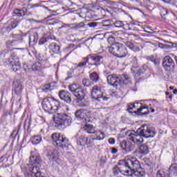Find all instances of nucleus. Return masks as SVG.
Wrapping results in <instances>:
<instances>
[{
    "instance_id": "1",
    "label": "nucleus",
    "mask_w": 177,
    "mask_h": 177,
    "mask_svg": "<svg viewBox=\"0 0 177 177\" xmlns=\"http://www.w3.org/2000/svg\"><path fill=\"white\" fill-rule=\"evenodd\" d=\"M155 135L156 130L149 127V126L146 124L142 125L135 133H132L131 131L126 132V136H129L130 140L136 145L143 143V138H154Z\"/></svg>"
},
{
    "instance_id": "2",
    "label": "nucleus",
    "mask_w": 177,
    "mask_h": 177,
    "mask_svg": "<svg viewBox=\"0 0 177 177\" xmlns=\"http://www.w3.org/2000/svg\"><path fill=\"white\" fill-rule=\"evenodd\" d=\"M41 105L46 113L55 114L57 113L59 107H60V102L52 97H47L43 100Z\"/></svg>"
},
{
    "instance_id": "3",
    "label": "nucleus",
    "mask_w": 177,
    "mask_h": 177,
    "mask_svg": "<svg viewBox=\"0 0 177 177\" xmlns=\"http://www.w3.org/2000/svg\"><path fill=\"white\" fill-rule=\"evenodd\" d=\"M55 122V127L58 129H62L71 125V121L73 119L70 115L65 113H57L56 115L53 116Z\"/></svg>"
},
{
    "instance_id": "4",
    "label": "nucleus",
    "mask_w": 177,
    "mask_h": 177,
    "mask_svg": "<svg viewBox=\"0 0 177 177\" xmlns=\"http://www.w3.org/2000/svg\"><path fill=\"white\" fill-rule=\"evenodd\" d=\"M109 50L110 53L115 56L116 57H119V59H122L123 57H127L128 55V49L125 47V46L122 43H114L109 47Z\"/></svg>"
},
{
    "instance_id": "5",
    "label": "nucleus",
    "mask_w": 177,
    "mask_h": 177,
    "mask_svg": "<svg viewBox=\"0 0 177 177\" xmlns=\"http://www.w3.org/2000/svg\"><path fill=\"white\" fill-rule=\"evenodd\" d=\"M121 162H123V165H121ZM119 165H120V172H122V175L124 176H133V177H144L146 175L145 171H132L131 168H129V165L125 161H120Z\"/></svg>"
},
{
    "instance_id": "6",
    "label": "nucleus",
    "mask_w": 177,
    "mask_h": 177,
    "mask_svg": "<svg viewBox=\"0 0 177 177\" xmlns=\"http://www.w3.org/2000/svg\"><path fill=\"white\" fill-rule=\"evenodd\" d=\"M68 90L72 92V94L77 99V100H84L85 96H86V93L84 91V88H82V86H80L77 84L69 85Z\"/></svg>"
},
{
    "instance_id": "7",
    "label": "nucleus",
    "mask_w": 177,
    "mask_h": 177,
    "mask_svg": "<svg viewBox=\"0 0 177 177\" xmlns=\"http://www.w3.org/2000/svg\"><path fill=\"white\" fill-rule=\"evenodd\" d=\"M51 139L56 143L57 147L64 149L68 146V139L64 136L55 133L52 135Z\"/></svg>"
},
{
    "instance_id": "8",
    "label": "nucleus",
    "mask_w": 177,
    "mask_h": 177,
    "mask_svg": "<svg viewBox=\"0 0 177 177\" xmlns=\"http://www.w3.org/2000/svg\"><path fill=\"white\" fill-rule=\"evenodd\" d=\"M39 169V168L38 167H35L32 165H27L23 171L25 172V177H32V174H34L35 177H45L41 174Z\"/></svg>"
},
{
    "instance_id": "9",
    "label": "nucleus",
    "mask_w": 177,
    "mask_h": 177,
    "mask_svg": "<svg viewBox=\"0 0 177 177\" xmlns=\"http://www.w3.org/2000/svg\"><path fill=\"white\" fill-rule=\"evenodd\" d=\"M162 64L168 73H175V62L169 55L165 56Z\"/></svg>"
},
{
    "instance_id": "10",
    "label": "nucleus",
    "mask_w": 177,
    "mask_h": 177,
    "mask_svg": "<svg viewBox=\"0 0 177 177\" xmlns=\"http://www.w3.org/2000/svg\"><path fill=\"white\" fill-rule=\"evenodd\" d=\"M89 59L92 62L88 63V66H95V67H99L102 63H103V56L99 55L97 54H90L88 55Z\"/></svg>"
},
{
    "instance_id": "11",
    "label": "nucleus",
    "mask_w": 177,
    "mask_h": 177,
    "mask_svg": "<svg viewBox=\"0 0 177 177\" xmlns=\"http://www.w3.org/2000/svg\"><path fill=\"white\" fill-rule=\"evenodd\" d=\"M126 162H127L129 168L132 169V171H145L143 169H142V167H140V163L136 158L128 159Z\"/></svg>"
},
{
    "instance_id": "12",
    "label": "nucleus",
    "mask_w": 177,
    "mask_h": 177,
    "mask_svg": "<svg viewBox=\"0 0 177 177\" xmlns=\"http://www.w3.org/2000/svg\"><path fill=\"white\" fill-rule=\"evenodd\" d=\"M6 64H10V66H12L11 68L12 71H15V73H16V71H19V70L21 68V65H20V60L17 57L12 59H8L6 61Z\"/></svg>"
},
{
    "instance_id": "13",
    "label": "nucleus",
    "mask_w": 177,
    "mask_h": 177,
    "mask_svg": "<svg viewBox=\"0 0 177 177\" xmlns=\"http://www.w3.org/2000/svg\"><path fill=\"white\" fill-rule=\"evenodd\" d=\"M120 147H121L122 151L126 153H131V151L135 149V145L125 140L120 142Z\"/></svg>"
},
{
    "instance_id": "14",
    "label": "nucleus",
    "mask_w": 177,
    "mask_h": 177,
    "mask_svg": "<svg viewBox=\"0 0 177 177\" xmlns=\"http://www.w3.org/2000/svg\"><path fill=\"white\" fill-rule=\"evenodd\" d=\"M46 156L48 160L52 162H57V164L60 162V159L59 158V152L57 150L50 151L48 152Z\"/></svg>"
},
{
    "instance_id": "15",
    "label": "nucleus",
    "mask_w": 177,
    "mask_h": 177,
    "mask_svg": "<svg viewBox=\"0 0 177 177\" xmlns=\"http://www.w3.org/2000/svg\"><path fill=\"white\" fill-rule=\"evenodd\" d=\"M12 91L15 95L18 96H21V93L23 92V84L19 80H15L12 84Z\"/></svg>"
},
{
    "instance_id": "16",
    "label": "nucleus",
    "mask_w": 177,
    "mask_h": 177,
    "mask_svg": "<svg viewBox=\"0 0 177 177\" xmlns=\"http://www.w3.org/2000/svg\"><path fill=\"white\" fill-rule=\"evenodd\" d=\"M102 89L97 86H94L91 91V97L97 102H100L102 99Z\"/></svg>"
},
{
    "instance_id": "17",
    "label": "nucleus",
    "mask_w": 177,
    "mask_h": 177,
    "mask_svg": "<svg viewBox=\"0 0 177 177\" xmlns=\"http://www.w3.org/2000/svg\"><path fill=\"white\" fill-rule=\"evenodd\" d=\"M107 82L109 85L117 88V86H120V77L115 75H108Z\"/></svg>"
},
{
    "instance_id": "18",
    "label": "nucleus",
    "mask_w": 177,
    "mask_h": 177,
    "mask_svg": "<svg viewBox=\"0 0 177 177\" xmlns=\"http://www.w3.org/2000/svg\"><path fill=\"white\" fill-rule=\"evenodd\" d=\"M59 97L61 100H64L66 103H71V95L70 93L65 90H62L59 92Z\"/></svg>"
},
{
    "instance_id": "19",
    "label": "nucleus",
    "mask_w": 177,
    "mask_h": 177,
    "mask_svg": "<svg viewBox=\"0 0 177 177\" xmlns=\"http://www.w3.org/2000/svg\"><path fill=\"white\" fill-rule=\"evenodd\" d=\"M96 138H91V139H88L87 138V142L86 145H90V146H93V140H103L104 139V133L98 131L96 133Z\"/></svg>"
},
{
    "instance_id": "20",
    "label": "nucleus",
    "mask_w": 177,
    "mask_h": 177,
    "mask_svg": "<svg viewBox=\"0 0 177 177\" xmlns=\"http://www.w3.org/2000/svg\"><path fill=\"white\" fill-rule=\"evenodd\" d=\"M48 49L50 51V53H52L53 55H57L60 53V46L56 43H51L48 46Z\"/></svg>"
},
{
    "instance_id": "21",
    "label": "nucleus",
    "mask_w": 177,
    "mask_h": 177,
    "mask_svg": "<svg viewBox=\"0 0 177 177\" xmlns=\"http://www.w3.org/2000/svg\"><path fill=\"white\" fill-rule=\"evenodd\" d=\"M131 82V77L128 75H122L119 77V85H128Z\"/></svg>"
},
{
    "instance_id": "22",
    "label": "nucleus",
    "mask_w": 177,
    "mask_h": 177,
    "mask_svg": "<svg viewBox=\"0 0 177 177\" xmlns=\"http://www.w3.org/2000/svg\"><path fill=\"white\" fill-rule=\"evenodd\" d=\"M125 45L127 46V48L131 49V50H133V52H139V50H140V48H139L138 45L135 44V43L132 41H127L126 42Z\"/></svg>"
},
{
    "instance_id": "23",
    "label": "nucleus",
    "mask_w": 177,
    "mask_h": 177,
    "mask_svg": "<svg viewBox=\"0 0 177 177\" xmlns=\"http://www.w3.org/2000/svg\"><path fill=\"white\" fill-rule=\"evenodd\" d=\"M8 26L7 27V30H9V31H10V30H13V28H16L17 26H19V24L20 22H19V21L16 20V19H10L8 21Z\"/></svg>"
},
{
    "instance_id": "24",
    "label": "nucleus",
    "mask_w": 177,
    "mask_h": 177,
    "mask_svg": "<svg viewBox=\"0 0 177 177\" xmlns=\"http://www.w3.org/2000/svg\"><path fill=\"white\" fill-rule=\"evenodd\" d=\"M38 33L34 32L29 36V44L35 45L38 42Z\"/></svg>"
},
{
    "instance_id": "25",
    "label": "nucleus",
    "mask_w": 177,
    "mask_h": 177,
    "mask_svg": "<svg viewBox=\"0 0 177 177\" xmlns=\"http://www.w3.org/2000/svg\"><path fill=\"white\" fill-rule=\"evenodd\" d=\"M82 62H79L78 64L76 65L75 68H82V67H86V64H89V58L88 57H85L82 59Z\"/></svg>"
},
{
    "instance_id": "26",
    "label": "nucleus",
    "mask_w": 177,
    "mask_h": 177,
    "mask_svg": "<svg viewBox=\"0 0 177 177\" xmlns=\"http://www.w3.org/2000/svg\"><path fill=\"white\" fill-rule=\"evenodd\" d=\"M149 147L146 145H142L139 147V153L140 154H143V156H146V154H149Z\"/></svg>"
},
{
    "instance_id": "27",
    "label": "nucleus",
    "mask_w": 177,
    "mask_h": 177,
    "mask_svg": "<svg viewBox=\"0 0 177 177\" xmlns=\"http://www.w3.org/2000/svg\"><path fill=\"white\" fill-rule=\"evenodd\" d=\"M77 145L80 146H85L86 143H88V138L85 137L84 136H81L77 141Z\"/></svg>"
},
{
    "instance_id": "28",
    "label": "nucleus",
    "mask_w": 177,
    "mask_h": 177,
    "mask_svg": "<svg viewBox=\"0 0 177 177\" xmlns=\"http://www.w3.org/2000/svg\"><path fill=\"white\" fill-rule=\"evenodd\" d=\"M85 131H87L88 133H97L99 131H95V127H93V125L91 124H86L84 126Z\"/></svg>"
},
{
    "instance_id": "29",
    "label": "nucleus",
    "mask_w": 177,
    "mask_h": 177,
    "mask_svg": "<svg viewBox=\"0 0 177 177\" xmlns=\"http://www.w3.org/2000/svg\"><path fill=\"white\" fill-rule=\"evenodd\" d=\"M168 171L169 175H177V164L171 165L169 167Z\"/></svg>"
},
{
    "instance_id": "30",
    "label": "nucleus",
    "mask_w": 177,
    "mask_h": 177,
    "mask_svg": "<svg viewBox=\"0 0 177 177\" xmlns=\"http://www.w3.org/2000/svg\"><path fill=\"white\" fill-rule=\"evenodd\" d=\"M13 13L14 16H17V17L26 16V11H24V10L15 9Z\"/></svg>"
},
{
    "instance_id": "31",
    "label": "nucleus",
    "mask_w": 177,
    "mask_h": 177,
    "mask_svg": "<svg viewBox=\"0 0 177 177\" xmlns=\"http://www.w3.org/2000/svg\"><path fill=\"white\" fill-rule=\"evenodd\" d=\"M55 84L54 83H50L48 84H46L43 87V91L44 92H50V91H53V88H55Z\"/></svg>"
},
{
    "instance_id": "32",
    "label": "nucleus",
    "mask_w": 177,
    "mask_h": 177,
    "mask_svg": "<svg viewBox=\"0 0 177 177\" xmlns=\"http://www.w3.org/2000/svg\"><path fill=\"white\" fill-rule=\"evenodd\" d=\"M112 171L114 176H122V173L121 172V169H120V167H118V166H115V167H113Z\"/></svg>"
},
{
    "instance_id": "33",
    "label": "nucleus",
    "mask_w": 177,
    "mask_h": 177,
    "mask_svg": "<svg viewBox=\"0 0 177 177\" xmlns=\"http://www.w3.org/2000/svg\"><path fill=\"white\" fill-rule=\"evenodd\" d=\"M41 140H42V137L40 136H35L31 138L32 145H39V143H41Z\"/></svg>"
},
{
    "instance_id": "34",
    "label": "nucleus",
    "mask_w": 177,
    "mask_h": 177,
    "mask_svg": "<svg viewBox=\"0 0 177 177\" xmlns=\"http://www.w3.org/2000/svg\"><path fill=\"white\" fill-rule=\"evenodd\" d=\"M30 160L32 164L38 165L41 162V157L39 156H32L30 158Z\"/></svg>"
},
{
    "instance_id": "35",
    "label": "nucleus",
    "mask_w": 177,
    "mask_h": 177,
    "mask_svg": "<svg viewBox=\"0 0 177 177\" xmlns=\"http://www.w3.org/2000/svg\"><path fill=\"white\" fill-rule=\"evenodd\" d=\"M145 109H147V107H141L137 111H134V113L135 114H138V115H147V114H149V111L147 109V111L142 113Z\"/></svg>"
},
{
    "instance_id": "36",
    "label": "nucleus",
    "mask_w": 177,
    "mask_h": 177,
    "mask_svg": "<svg viewBox=\"0 0 177 177\" xmlns=\"http://www.w3.org/2000/svg\"><path fill=\"white\" fill-rule=\"evenodd\" d=\"M100 78V77H99V74H97L96 72H93V73L90 74V79L93 82H97Z\"/></svg>"
},
{
    "instance_id": "37",
    "label": "nucleus",
    "mask_w": 177,
    "mask_h": 177,
    "mask_svg": "<svg viewBox=\"0 0 177 177\" xmlns=\"http://www.w3.org/2000/svg\"><path fill=\"white\" fill-rule=\"evenodd\" d=\"M157 177H169V172L167 173L164 169L159 170L156 174Z\"/></svg>"
},
{
    "instance_id": "38",
    "label": "nucleus",
    "mask_w": 177,
    "mask_h": 177,
    "mask_svg": "<svg viewBox=\"0 0 177 177\" xmlns=\"http://www.w3.org/2000/svg\"><path fill=\"white\" fill-rule=\"evenodd\" d=\"M32 71H42V66L41 65V63L36 62L32 66Z\"/></svg>"
},
{
    "instance_id": "39",
    "label": "nucleus",
    "mask_w": 177,
    "mask_h": 177,
    "mask_svg": "<svg viewBox=\"0 0 177 177\" xmlns=\"http://www.w3.org/2000/svg\"><path fill=\"white\" fill-rule=\"evenodd\" d=\"M75 116L77 117V118H85V112H84L83 110H78L75 112Z\"/></svg>"
},
{
    "instance_id": "40",
    "label": "nucleus",
    "mask_w": 177,
    "mask_h": 177,
    "mask_svg": "<svg viewBox=\"0 0 177 177\" xmlns=\"http://www.w3.org/2000/svg\"><path fill=\"white\" fill-rule=\"evenodd\" d=\"M113 24L117 28H124L125 27V24L122 21H116Z\"/></svg>"
},
{
    "instance_id": "41",
    "label": "nucleus",
    "mask_w": 177,
    "mask_h": 177,
    "mask_svg": "<svg viewBox=\"0 0 177 177\" xmlns=\"http://www.w3.org/2000/svg\"><path fill=\"white\" fill-rule=\"evenodd\" d=\"M6 45L7 48H12V46H16L17 44L15 40H8L6 41Z\"/></svg>"
},
{
    "instance_id": "42",
    "label": "nucleus",
    "mask_w": 177,
    "mask_h": 177,
    "mask_svg": "<svg viewBox=\"0 0 177 177\" xmlns=\"http://www.w3.org/2000/svg\"><path fill=\"white\" fill-rule=\"evenodd\" d=\"M12 41H15V44L17 45V44H20L21 42V39H19V38H21V36L19 35H13L12 36Z\"/></svg>"
},
{
    "instance_id": "43",
    "label": "nucleus",
    "mask_w": 177,
    "mask_h": 177,
    "mask_svg": "<svg viewBox=\"0 0 177 177\" xmlns=\"http://www.w3.org/2000/svg\"><path fill=\"white\" fill-rule=\"evenodd\" d=\"M82 84L84 86L88 87L92 86V81L89 79H84L82 81Z\"/></svg>"
},
{
    "instance_id": "44",
    "label": "nucleus",
    "mask_w": 177,
    "mask_h": 177,
    "mask_svg": "<svg viewBox=\"0 0 177 177\" xmlns=\"http://www.w3.org/2000/svg\"><path fill=\"white\" fill-rule=\"evenodd\" d=\"M57 23H59V20L57 19H48L47 20L46 24H48V26H54V24H57Z\"/></svg>"
},
{
    "instance_id": "45",
    "label": "nucleus",
    "mask_w": 177,
    "mask_h": 177,
    "mask_svg": "<svg viewBox=\"0 0 177 177\" xmlns=\"http://www.w3.org/2000/svg\"><path fill=\"white\" fill-rule=\"evenodd\" d=\"M168 15V10L165 8H162L160 11V15L162 17V19H165V16Z\"/></svg>"
},
{
    "instance_id": "46",
    "label": "nucleus",
    "mask_w": 177,
    "mask_h": 177,
    "mask_svg": "<svg viewBox=\"0 0 177 177\" xmlns=\"http://www.w3.org/2000/svg\"><path fill=\"white\" fill-rule=\"evenodd\" d=\"M73 27L75 29L84 28L85 27V24H84V22L75 24Z\"/></svg>"
},
{
    "instance_id": "47",
    "label": "nucleus",
    "mask_w": 177,
    "mask_h": 177,
    "mask_svg": "<svg viewBox=\"0 0 177 177\" xmlns=\"http://www.w3.org/2000/svg\"><path fill=\"white\" fill-rule=\"evenodd\" d=\"M48 42V38L47 37H43L39 39V45H44V44H46Z\"/></svg>"
},
{
    "instance_id": "48",
    "label": "nucleus",
    "mask_w": 177,
    "mask_h": 177,
    "mask_svg": "<svg viewBox=\"0 0 177 177\" xmlns=\"http://www.w3.org/2000/svg\"><path fill=\"white\" fill-rule=\"evenodd\" d=\"M97 24H99L97 22H90L88 24V26L91 28H95V27H97Z\"/></svg>"
},
{
    "instance_id": "49",
    "label": "nucleus",
    "mask_w": 177,
    "mask_h": 177,
    "mask_svg": "<svg viewBox=\"0 0 177 177\" xmlns=\"http://www.w3.org/2000/svg\"><path fill=\"white\" fill-rule=\"evenodd\" d=\"M136 106H135V104H131L129 105L127 110L128 111H129V113H131L132 111V110H133V109H135Z\"/></svg>"
},
{
    "instance_id": "50",
    "label": "nucleus",
    "mask_w": 177,
    "mask_h": 177,
    "mask_svg": "<svg viewBox=\"0 0 177 177\" xmlns=\"http://www.w3.org/2000/svg\"><path fill=\"white\" fill-rule=\"evenodd\" d=\"M102 26L103 27H110V21H102Z\"/></svg>"
},
{
    "instance_id": "51",
    "label": "nucleus",
    "mask_w": 177,
    "mask_h": 177,
    "mask_svg": "<svg viewBox=\"0 0 177 177\" xmlns=\"http://www.w3.org/2000/svg\"><path fill=\"white\" fill-rule=\"evenodd\" d=\"M109 143L110 145H114V143H115V140L113 138H111L109 139Z\"/></svg>"
},
{
    "instance_id": "52",
    "label": "nucleus",
    "mask_w": 177,
    "mask_h": 177,
    "mask_svg": "<svg viewBox=\"0 0 177 177\" xmlns=\"http://www.w3.org/2000/svg\"><path fill=\"white\" fill-rule=\"evenodd\" d=\"M118 151V150L116 148H112L111 149V153L112 154H117Z\"/></svg>"
},
{
    "instance_id": "53",
    "label": "nucleus",
    "mask_w": 177,
    "mask_h": 177,
    "mask_svg": "<svg viewBox=\"0 0 177 177\" xmlns=\"http://www.w3.org/2000/svg\"><path fill=\"white\" fill-rule=\"evenodd\" d=\"M101 98L105 102H107V100H109V97L103 95V93H102Z\"/></svg>"
},
{
    "instance_id": "54",
    "label": "nucleus",
    "mask_w": 177,
    "mask_h": 177,
    "mask_svg": "<svg viewBox=\"0 0 177 177\" xmlns=\"http://www.w3.org/2000/svg\"><path fill=\"white\" fill-rule=\"evenodd\" d=\"M6 159V156H3L0 158V162H3Z\"/></svg>"
},
{
    "instance_id": "55",
    "label": "nucleus",
    "mask_w": 177,
    "mask_h": 177,
    "mask_svg": "<svg viewBox=\"0 0 177 177\" xmlns=\"http://www.w3.org/2000/svg\"><path fill=\"white\" fill-rule=\"evenodd\" d=\"M47 39H48H48H56V37H55L54 35H49L47 37Z\"/></svg>"
},
{
    "instance_id": "56",
    "label": "nucleus",
    "mask_w": 177,
    "mask_h": 177,
    "mask_svg": "<svg viewBox=\"0 0 177 177\" xmlns=\"http://www.w3.org/2000/svg\"><path fill=\"white\" fill-rule=\"evenodd\" d=\"M158 46H159V48H161L162 49H164V48H165V45L163 44L162 43H159Z\"/></svg>"
},
{
    "instance_id": "57",
    "label": "nucleus",
    "mask_w": 177,
    "mask_h": 177,
    "mask_svg": "<svg viewBox=\"0 0 177 177\" xmlns=\"http://www.w3.org/2000/svg\"><path fill=\"white\" fill-rule=\"evenodd\" d=\"M24 67V71H26V73H28V68H26V67H27V66L25 65Z\"/></svg>"
},
{
    "instance_id": "58",
    "label": "nucleus",
    "mask_w": 177,
    "mask_h": 177,
    "mask_svg": "<svg viewBox=\"0 0 177 177\" xmlns=\"http://www.w3.org/2000/svg\"><path fill=\"white\" fill-rule=\"evenodd\" d=\"M163 2H166L167 3H169L171 2V0H162Z\"/></svg>"
},
{
    "instance_id": "59",
    "label": "nucleus",
    "mask_w": 177,
    "mask_h": 177,
    "mask_svg": "<svg viewBox=\"0 0 177 177\" xmlns=\"http://www.w3.org/2000/svg\"><path fill=\"white\" fill-rule=\"evenodd\" d=\"M57 11H56V10H50V13H57Z\"/></svg>"
},
{
    "instance_id": "60",
    "label": "nucleus",
    "mask_w": 177,
    "mask_h": 177,
    "mask_svg": "<svg viewBox=\"0 0 177 177\" xmlns=\"http://www.w3.org/2000/svg\"><path fill=\"white\" fill-rule=\"evenodd\" d=\"M44 9H46V10H48V12H50V9H49V8L45 6Z\"/></svg>"
},
{
    "instance_id": "61",
    "label": "nucleus",
    "mask_w": 177,
    "mask_h": 177,
    "mask_svg": "<svg viewBox=\"0 0 177 177\" xmlns=\"http://www.w3.org/2000/svg\"><path fill=\"white\" fill-rule=\"evenodd\" d=\"M173 93H174V95H176V93H177V89H174V90L173 91Z\"/></svg>"
},
{
    "instance_id": "62",
    "label": "nucleus",
    "mask_w": 177,
    "mask_h": 177,
    "mask_svg": "<svg viewBox=\"0 0 177 177\" xmlns=\"http://www.w3.org/2000/svg\"><path fill=\"white\" fill-rule=\"evenodd\" d=\"M142 68H144V70H146V68H147V66L143 65Z\"/></svg>"
},
{
    "instance_id": "63",
    "label": "nucleus",
    "mask_w": 177,
    "mask_h": 177,
    "mask_svg": "<svg viewBox=\"0 0 177 177\" xmlns=\"http://www.w3.org/2000/svg\"><path fill=\"white\" fill-rule=\"evenodd\" d=\"M69 47H71V48H74V44H71V45L69 46Z\"/></svg>"
},
{
    "instance_id": "64",
    "label": "nucleus",
    "mask_w": 177,
    "mask_h": 177,
    "mask_svg": "<svg viewBox=\"0 0 177 177\" xmlns=\"http://www.w3.org/2000/svg\"><path fill=\"white\" fill-rule=\"evenodd\" d=\"M40 132L42 133H44V129H41V130H40Z\"/></svg>"
}]
</instances>
